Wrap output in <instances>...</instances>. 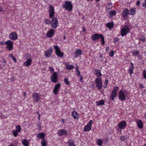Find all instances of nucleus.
I'll list each match as a JSON object with an SVG mask.
<instances>
[{
	"mask_svg": "<svg viewBox=\"0 0 146 146\" xmlns=\"http://www.w3.org/2000/svg\"><path fill=\"white\" fill-rule=\"evenodd\" d=\"M112 7V3H108L106 6V9L107 11L111 9Z\"/></svg>",
	"mask_w": 146,
	"mask_h": 146,
	"instance_id": "2f4dec72",
	"label": "nucleus"
},
{
	"mask_svg": "<svg viewBox=\"0 0 146 146\" xmlns=\"http://www.w3.org/2000/svg\"><path fill=\"white\" fill-rule=\"evenodd\" d=\"M4 44L7 45L6 48L9 51H11L13 48V42L9 40L5 42Z\"/></svg>",
	"mask_w": 146,
	"mask_h": 146,
	"instance_id": "7ed1b4c3",
	"label": "nucleus"
},
{
	"mask_svg": "<svg viewBox=\"0 0 146 146\" xmlns=\"http://www.w3.org/2000/svg\"><path fill=\"white\" fill-rule=\"evenodd\" d=\"M55 32L53 29H51L47 33L46 35L47 37L51 38L54 35Z\"/></svg>",
	"mask_w": 146,
	"mask_h": 146,
	"instance_id": "a211bd4d",
	"label": "nucleus"
},
{
	"mask_svg": "<svg viewBox=\"0 0 146 146\" xmlns=\"http://www.w3.org/2000/svg\"><path fill=\"white\" fill-rule=\"evenodd\" d=\"M137 126L139 128H142L143 127L142 122L140 120H138L137 121Z\"/></svg>",
	"mask_w": 146,
	"mask_h": 146,
	"instance_id": "b1692460",
	"label": "nucleus"
},
{
	"mask_svg": "<svg viewBox=\"0 0 146 146\" xmlns=\"http://www.w3.org/2000/svg\"><path fill=\"white\" fill-rule=\"evenodd\" d=\"M49 68L50 70V71L51 73H52L54 72V69L53 67H50Z\"/></svg>",
	"mask_w": 146,
	"mask_h": 146,
	"instance_id": "8fccbe9b",
	"label": "nucleus"
},
{
	"mask_svg": "<svg viewBox=\"0 0 146 146\" xmlns=\"http://www.w3.org/2000/svg\"><path fill=\"white\" fill-rule=\"evenodd\" d=\"M136 9L135 8H132L129 10V14L130 15H133L135 13Z\"/></svg>",
	"mask_w": 146,
	"mask_h": 146,
	"instance_id": "4be33fe9",
	"label": "nucleus"
},
{
	"mask_svg": "<svg viewBox=\"0 0 146 146\" xmlns=\"http://www.w3.org/2000/svg\"><path fill=\"white\" fill-rule=\"evenodd\" d=\"M86 30V29L85 27H84L83 29V31L84 32Z\"/></svg>",
	"mask_w": 146,
	"mask_h": 146,
	"instance_id": "0e129e2a",
	"label": "nucleus"
},
{
	"mask_svg": "<svg viewBox=\"0 0 146 146\" xmlns=\"http://www.w3.org/2000/svg\"><path fill=\"white\" fill-rule=\"evenodd\" d=\"M119 88L118 87H116L114 88L113 90L112 91L113 92H117V91L119 89Z\"/></svg>",
	"mask_w": 146,
	"mask_h": 146,
	"instance_id": "de8ad7c7",
	"label": "nucleus"
},
{
	"mask_svg": "<svg viewBox=\"0 0 146 146\" xmlns=\"http://www.w3.org/2000/svg\"><path fill=\"white\" fill-rule=\"evenodd\" d=\"M22 143L23 145L24 146H29V143L28 140L26 139H24L22 141Z\"/></svg>",
	"mask_w": 146,
	"mask_h": 146,
	"instance_id": "c85d7f7f",
	"label": "nucleus"
},
{
	"mask_svg": "<svg viewBox=\"0 0 146 146\" xmlns=\"http://www.w3.org/2000/svg\"><path fill=\"white\" fill-rule=\"evenodd\" d=\"M80 80L81 82H82V80H83V78H82V75H81L80 76Z\"/></svg>",
	"mask_w": 146,
	"mask_h": 146,
	"instance_id": "4d7b16f0",
	"label": "nucleus"
},
{
	"mask_svg": "<svg viewBox=\"0 0 146 146\" xmlns=\"http://www.w3.org/2000/svg\"><path fill=\"white\" fill-rule=\"evenodd\" d=\"M18 133H19V132L14 130H13L12 131V133L14 136L15 137H16L18 135Z\"/></svg>",
	"mask_w": 146,
	"mask_h": 146,
	"instance_id": "4c0bfd02",
	"label": "nucleus"
},
{
	"mask_svg": "<svg viewBox=\"0 0 146 146\" xmlns=\"http://www.w3.org/2000/svg\"><path fill=\"white\" fill-rule=\"evenodd\" d=\"M62 7L66 10L71 11L72 9V5L71 1H66L64 4L62 5Z\"/></svg>",
	"mask_w": 146,
	"mask_h": 146,
	"instance_id": "f03ea898",
	"label": "nucleus"
},
{
	"mask_svg": "<svg viewBox=\"0 0 146 146\" xmlns=\"http://www.w3.org/2000/svg\"><path fill=\"white\" fill-rule=\"evenodd\" d=\"M74 68V66L72 65H67L66 66V68L68 70H71Z\"/></svg>",
	"mask_w": 146,
	"mask_h": 146,
	"instance_id": "f704fd0d",
	"label": "nucleus"
},
{
	"mask_svg": "<svg viewBox=\"0 0 146 146\" xmlns=\"http://www.w3.org/2000/svg\"><path fill=\"white\" fill-rule=\"evenodd\" d=\"M140 4V1L138 0L137 1V4H136V5H139Z\"/></svg>",
	"mask_w": 146,
	"mask_h": 146,
	"instance_id": "13d9d810",
	"label": "nucleus"
},
{
	"mask_svg": "<svg viewBox=\"0 0 146 146\" xmlns=\"http://www.w3.org/2000/svg\"><path fill=\"white\" fill-rule=\"evenodd\" d=\"M104 103L105 101L103 100L98 101L96 102V104L98 106L103 105L104 104Z\"/></svg>",
	"mask_w": 146,
	"mask_h": 146,
	"instance_id": "cd10ccee",
	"label": "nucleus"
},
{
	"mask_svg": "<svg viewBox=\"0 0 146 146\" xmlns=\"http://www.w3.org/2000/svg\"><path fill=\"white\" fill-rule=\"evenodd\" d=\"M95 83L96 86L98 89L100 90L102 88V82L100 78H97L95 80Z\"/></svg>",
	"mask_w": 146,
	"mask_h": 146,
	"instance_id": "1a4fd4ad",
	"label": "nucleus"
},
{
	"mask_svg": "<svg viewBox=\"0 0 146 146\" xmlns=\"http://www.w3.org/2000/svg\"><path fill=\"white\" fill-rule=\"evenodd\" d=\"M16 131L19 132H20L21 131V127L19 125H17L16 126Z\"/></svg>",
	"mask_w": 146,
	"mask_h": 146,
	"instance_id": "e433bc0d",
	"label": "nucleus"
},
{
	"mask_svg": "<svg viewBox=\"0 0 146 146\" xmlns=\"http://www.w3.org/2000/svg\"><path fill=\"white\" fill-rule=\"evenodd\" d=\"M45 134L44 133H38L36 135V137L37 138L44 139Z\"/></svg>",
	"mask_w": 146,
	"mask_h": 146,
	"instance_id": "5701e85b",
	"label": "nucleus"
},
{
	"mask_svg": "<svg viewBox=\"0 0 146 146\" xmlns=\"http://www.w3.org/2000/svg\"><path fill=\"white\" fill-rule=\"evenodd\" d=\"M68 131L64 129H60L57 131V134L59 136H62L64 135L67 134Z\"/></svg>",
	"mask_w": 146,
	"mask_h": 146,
	"instance_id": "ddd939ff",
	"label": "nucleus"
},
{
	"mask_svg": "<svg viewBox=\"0 0 146 146\" xmlns=\"http://www.w3.org/2000/svg\"><path fill=\"white\" fill-rule=\"evenodd\" d=\"M106 26L109 29H111L114 27V24L113 23H109L106 24Z\"/></svg>",
	"mask_w": 146,
	"mask_h": 146,
	"instance_id": "c756f323",
	"label": "nucleus"
},
{
	"mask_svg": "<svg viewBox=\"0 0 146 146\" xmlns=\"http://www.w3.org/2000/svg\"><path fill=\"white\" fill-rule=\"evenodd\" d=\"M64 81L65 84L67 85H68L69 84L68 79L67 78H65L64 79Z\"/></svg>",
	"mask_w": 146,
	"mask_h": 146,
	"instance_id": "37998d69",
	"label": "nucleus"
},
{
	"mask_svg": "<svg viewBox=\"0 0 146 146\" xmlns=\"http://www.w3.org/2000/svg\"><path fill=\"white\" fill-rule=\"evenodd\" d=\"M143 78L144 79L146 78V70H144L143 71Z\"/></svg>",
	"mask_w": 146,
	"mask_h": 146,
	"instance_id": "79ce46f5",
	"label": "nucleus"
},
{
	"mask_svg": "<svg viewBox=\"0 0 146 146\" xmlns=\"http://www.w3.org/2000/svg\"><path fill=\"white\" fill-rule=\"evenodd\" d=\"M95 74L98 77H100L102 76L100 71L99 69H96L95 70Z\"/></svg>",
	"mask_w": 146,
	"mask_h": 146,
	"instance_id": "393cba45",
	"label": "nucleus"
},
{
	"mask_svg": "<svg viewBox=\"0 0 146 146\" xmlns=\"http://www.w3.org/2000/svg\"><path fill=\"white\" fill-rule=\"evenodd\" d=\"M133 70H132V69L131 70L129 69H128V72H129V73L130 74V75H131V74L133 73Z\"/></svg>",
	"mask_w": 146,
	"mask_h": 146,
	"instance_id": "864d4df0",
	"label": "nucleus"
},
{
	"mask_svg": "<svg viewBox=\"0 0 146 146\" xmlns=\"http://www.w3.org/2000/svg\"><path fill=\"white\" fill-rule=\"evenodd\" d=\"M76 71L77 72V75L78 76H80V72L79 70L78 67H77V68L76 69Z\"/></svg>",
	"mask_w": 146,
	"mask_h": 146,
	"instance_id": "a19ab883",
	"label": "nucleus"
},
{
	"mask_svg": "<svg viewBox=\"0 0 146 146\" xmlns=\"http://www.w3.org/2000/svg\"><path fill=\"white\" fill-rule=\"evenodd\" d=\"M54 48L55 50V53L56 55L59 57H62L64 55V53L63 52H61L60 49L58 46H54Z\"/></svg>",
	"mask_w": 146,
	"mask_h": 146,
	"instance_id": "39448f33",
	"label": "nucleus"
},
{
	"mask_svg": "<svg viewBox=\"0 0 146 146\" xmlns=\"http://www.w3.org/2000/svg\"><path fill=\"white\" fill-rule=\"evenodd\" d=\"M9 57H11L12 58L14 56L12 54H9Z\"/></svg>",
	"mask_w": 146,
	"mask_h": 146,
	"instance_id": "69168bd1",
	"label": "nucleus"
},
{
	"mask_svg": "<svg viewBox=\"0 0 146 146\" xmlns=\"http://www.w3.org/2000/svg\"><path fill=\"white\" fill-rule=\"evenodd\" d=\"M26 58H30L31 57V56L29 54H27L26 55Z\"/></svg>",
	"mask_w": 146,
	"mask_h": 146,
	"instance_id": "6e6d98bb",
	"label": "nucleus"
},
{
	"mask_svg": "<svg viewBox=\"0 0 146 146\" xmlns=\"http://www.w3.org/2000/svg\"><path fill=\"white\" fill-rule=\"evenodd\" d=\"M114 51L113 50H111L109 53V56L111 57H113L114 55Z\"/></svg>",
	"mask_w": 146,
	"mask_h": 146,
	"instance_id": "c03bdc74",
	"label": "nucleus"
},
{
	"mask_svg": "<svg viewBox=\"0 0 146 146\" xmlns=\"http://www.w3.org/2000/svg\"><path fill=\"white\" fill-rule=\"evenodd\" d=\"M91 38L92 40L93 41H95L99 38H100L101 39L102 44H104L105 41L104 37L102 34L97 33L93 35L91 37Z\"/></svg>",
	"mask_w": 146,
	"mask_h": 146,
	"instance_id": "f257e3e1",
	"label": "nucleus"
},
{
	"mask_svg": "<svg viewBox=\"0 0 146 146\" xmlns=\"http://www.w3.org/2000/svg\"><path fill=\"white\" fill-rule=\"evenodd\" d=\"M116 13V12L115 11L113 10L110 11V12L109 13V14L110 16L111 17L112 16H113L115 15Z\"/></svg>",
	"mask_w": 146,
	"mask_h": 146,
	"instance_id": "72a5a7b5",
	"label": "nucleus"
},
{
	"mask_svg": "<svg viewBox=\"0 0 146 146\" xmlns=\"http://www.w3.org/2000/svg\"><path fill=\"white\" fill-rule=\"evenodd\" d=\"M139 52L138 50H137L135 52L133 53V55L135 56V55H138L139 54Z\"/></svg>",
	"mask_w": 146,
	"mask_h": 146,
	"instance_id": "a18cd8bd",
	"label": "nucleus"
},
{
	"mask_svg": "<svg viewBox=\"0 0 146 146\" xmlns=\"http://www.w3.org/2000/svg\"><path fill=\"white\" fill-rule=\"evenodd\" d=\"M82 51L79 49H77L74 52V54L75 55L74 56V58H77L78 56H79L82 54Z\"/></svg>",
	"mask_w": 146,
	"mask_h": 146,
	"instance_id": "412c9836",
	"label": "nucleus"
},
{
	"mask_svg": "<svg viewBox=\"0 0 146 146\" xmlns=\"http://www.w3.org/2000/svg\"><path fill=\"white\" fill-rule=\"evenodd\" d=\"M60 87V84L58 83L56 85L53 90V93L54 94H56L59 91Z\"/></svg>",
	"mask_w": 146,
	"mask_h": 146,
	"instance_id": "dca6fc26",
	"label": "nucleus"
},
{
	"mask_svg": "<svg viewBox=\"0 0 146 146\" xmlns=\"http://www.w3.org/2000/svg\"><path fill=\"white\" fill-rule=\"evenodd\" d=\"M32 97L33 98V100L35 102H39L40 97L37 93H35L33 94Z\"/></svg>",
	"mask_w": 146,
	"mask_h": 146,
	"instance_id": "f3484780",
	"label": "nucleus"
},
{
	"mask_svg": "<svg viewBox=\"0 0 146 146\" xmlns=\"http://www.w3.org/2000/svg\"><path fill=\"white\" fill-rule=\"evenodd\" d=\"M58 20L56 17L52 18L51 21L50 25L51 27L53 29H56L58 27Z\"/></svg>",
	"mask_w": 146,
	"mask_h": 146,
	"instance_id": "20e7f679",
	"label": "nucleus"
},
{
	"mask_svg": "<svg viewBox=\"0 0 146 146\" xmlns=\"http://www.w3.org/2000/svg\"><path fill=\"white\" fill-rule=\"evenodd\" d=\"M139 85H140V87L141 88H143L144 87V86L141 84H139Z\"/></svg>",
	"mask_w": 146,
	"mask_h": 146,
	"instance_id": "bf43d9fd",
	"label": "nucleus"
},
{
	"mask_svg": "<svg viewBox=\"0 0 146 146\" xmlns=\"http://www.w3.org/2000/svg\"><path fill=\"white\" fill-rule=\"evenodd\" d=\"M41 144L42 146H46V143L45 140V139L42 140L41 142Z\"/></svg>",
	"mask_w": 146,
	"mask_h": 146,
	"instance_id": "58836bf2",
	"label": "nucleus"
},
{
	"mask_svg": "<svg viewBox=\"0 0 146 146\" xmlns=\"http://www.w3.org/2000/svg\"><path fill=\"white\" fill-rule=\"evenodd\" d=\"M108 80H105V83L107 85V84L108 83Z\"/></svg>",
	"mask_w": 146,
	"mask_h": 146,
	"instance_id": "680f3d73",
	"label": "nucleus"
},
{
	"mask_svg": "<svg viewBox=\"0 0 146 146\" xmlns=\"http://www.w3.org/2000/svg\"><path fill=\"white\" fill-rule=\"evenodd\" d=\"M130 65L129 67V69L133 70L134 68L133 67V64L132 62H131L130 63Z\"/></svg>",
	"mask_w": 146,
	"mask_h": 146,
	"instance_id": "ea45409f",
	"label": "nucleus"
},
{
	"mask_svg": "<svg viewBox=\"0 0 146 146\" xmlns=\"http://www.w3.org/2000/svg\"><path fill=\"white\" fill-rule=\"evenodd\" d=\"M117 94V92L112 91L110 94V98L112 100H113L115 98Z\"/></svg>",
	"mask_w": 146,
	"mask_h": 146,
	"instance_id": "bb28decb",
	"label": "nucleus"
},
{
	"mask_svg": "<svg viewBox=\"0 0 146 146\" xmlns=\"http://www.w3.org/2000/svg\"><path fill=\"white\" fill-rule=\"evenodd\" d=\"M52 52V49L50 48L45 51L44 55L46 57L49 58L51 56Z\"/></svg>",
	"mask_w": 146,
	"mask_h": 146,
	"instance_id": "4468645a",
	"label": "nucleus"
},
{
	"mask_svg": "<svg viewBox=\"0 0 146 146\" xmlns=\"http://www.w3.org/2000/svg\"><path fill=\"white\" fill-rule=\"evenodd\" d=\"M128 13L129 10L127 9H125L123 11L121 15L124 19L126 20L127 18Z\"/></svg>",
	"mask_w": 146,
	"mask_h": 146,
	"instance_id": "9b49d317",
	"label": "nucleus"
},
{
	"mask_svg": "<svg viewBox=\"0 0 146 146\" xmlns=\"http://www.w3.org/2000/svg\"><path fill=\"white\" fill-rule=\"evenodd\" d=\"M120 139L121 141H124L126 139L124 136H122L120 137Z\"/></svg>",
	"mask_w": 146,
	"mask_h": 146,
	"instance_id": "09e8293b",
	"label": "nucleus"
},
{
	"mask_svg": "<svg viewBox=\"0 0 146 146\" xmlns=\"http://www.w3.org/2000/svg\"><path fill=\"white\" fill-rule=\"evenodd\" d=\"M49 13V16L50 18H52L54 16L55 13L54 7L52 5H50L48 10Z\"/></svg>",
	"mask_w": 146,
	"mask_h": 146,
	"instance_id": "0eeeda50",
	"label": "nucleus"
},
{
	"mask_svg": "<svg viewBox=\"0 0 146 146\" xmlns=\"http://www.w3.org/2000/svg\"><path fill=\"white\" fill-rule=\"evenodd\" d=\"M108 141H109V140L108 139V138H106V139H105V142H108Z\"/></svg>",
	"mask_w": 146,
	"mask_h": 146,
	"instance_id": "774afa93",
	"label": "nucleus"
},
{
	"mask_svg": "<svg viewBox=\"0 0 146 146\" xmlns=\"http://www.w3.org/2000/svg\"><path fill=\"white\" fill-rule=\"evenodd\" d=\"M44 22L46 25H49L51 24V21L48 19H46L44 20Z\"/></svg>",
	"mask_w": 146,
	"mask_h": 146,
	"instance_id": "c9c22d12",
	"label": "nucleus"
},
{
	"mask_svg": "<svg viewBox=\"0 0 146 146\" xmlns=\"http://www.w3.org/2000/svg\"><path fill=\"white\" fill-rule=\"evenodd\" d=\"M68 146H76L74 142L71 140H69L67 142Z\"/></svg>",
	"mask_w": 146,
	"mask_h": 146,
	"instance_id": "7c9ffc66",
	"label": "nucleus"
},
{
	"mask_svg": "<svg viewBox=\"0 0 146 146\" xmlns=\"http://www.w3.org/2000/svg\"><path fill=\"white\" fill-rule=\"evenodd\" d=\"M106 49L107 51H108L109 49V47L108 46H107L106 48Z\"/></svg>",
	"mask_w": 146,
	"mask_h": 146,
	"instance_id": "338daca9",
	"label": "nucleus"
},
{
	"mask_svg": "<svg viewBox=\"0 0 146 146\" xmlns=\"http://www.w3.org/2000/svg\"><path fill=\"white\" fill-rule=\"evenodd\" d=\"M3 11V9L1 7H0V12Z\"/></svg>",
	"mask_w": 146,
	"mask_h": 146,
	"instance_id": "052dcab7",
	"label": "nucleus"
},
{
	"mask_svg": "<svg viewBox=\"0 0 146 146\" xmlns=\"http://www.w3.org/2000/svg\"><path fill=\"white\" fill-rule=\"evenodd\" d=\"M129 30V29L127 25H125V27L121 30V35L122 36H125L127 34Z\"/></svg>",
	"mask_w": 146,
	"mask_h": 146,
	"instance_id": "423d86ee",
	"label": "nucleus"
},
{
	"mask_svg": "<svg viewBox=\"0 0 146 146\" xmlns=\"http://www.w3.org/2000/svg\"><path fill=\"white\" fill-rule=\"evenodd\" d=\"M92 123V121L90 120L88 123L85 126L84 129V131H87L90 130Z\"/></svg>",
	"mask_w": 146,
	"mask_h": 146,
	"instance_id": "9d476101",
	"label": "nucleus"
},
{
	"mask_svg": "<svg viewBox=\"0 0 146 146\" xmlns=\"http://www.w3.org/2000/svg\"><path fill=\"white\" fill-rule=\"evenodd\" d=\"M103 141L101 139H98V140L97 144L99 146H101L103 144Z\"/></svg>",
	"mask_w": 146,
	"mask_h": 146,
	"instance_id": "473e14b6",
	"label": "nucleus"
},
{
	"mask_svg": "<svg viewBox=\"0 0 146 146\" xmlns=\"http://www.w3.org/2000/svg\"><path fill=\"white\" fill-rule=\"evenodd\" d=\"M142 6L146 8V0H145V2L143 3Z\"/></svg>",
	"mask_w": 146,
	"mask_h": 146,
	"instance_id": "3c124183",
	"label": "nucleus"
},
{
	"mask_svg": "<svg viewBox=\"0 0 146 146\" xmlns=\"http://www.w3.org/2000/svg\"><path fill=\"white\" fill-rule=\"evenodd\" d=\"M12 58L13 60V61H14V62H16L17 59H16V58L14 56H13Z\"/></svg>",
	"mask_w": 146,
	"mask_h": 146,
	"instance_id": "5fc2aeb1",
	"label": "nucleus"
},
{
	"mask_svg": "<svg viewBox=\"0 0 146 146\" xmlns=\"http://www.w3.org/2000/svg\"><path fill=\"white\" fill-rule=\"evenodd\" d=\"M72 115L74 119H78V114L76 111H72Z\"/></svg>",
	"mask_w": 146,
	"mask_h": 146,
	"instance_id": "a878e982",
	"label": "nucleus"
},
{
	"mask_svg": "<svg viewBox=\"0 0 146 146\" xmlns=\"http://www.w3.org/2000/svg\"><path fill=\"white\" fill-rule=\"evenodd\" d=\"M140 40L143 42H144L145 40V38L143 37H141L140 38Z\"/></svg>",
	"mask_w": 146,
	"mask_h": 146,
	"instance_id": "603ef678",
	"label": "nucleus"
},
{
	"mask_svg": "<svg viewBox=\"0 0 146 146\" xmlns=\"http://www.w3.org/2000/svg\"><path fill=\"white\" fill-rule=\"evenodd\" d=\"M118 40V38L117 37H115L113 39V42L114 43H116Z\"/></svg>",
	"mask_w": 146,
	"mask_h": 146,
	"instance_id": "49530a36",
	"label": "nucleus"
},
{
	"mask_svg": "<svg viewBox=\"0 0 146 146\" xmlns=\"http://www.w3.org/2000/svg\"><path fill=\"white\" fill-rule=\"evenodd\" d=\"M126 126V123L125 121H123L119 122L118 124V127L120 129H123Z\"/></svg>",
	"mask_w": 146,
	"mask_h": 146,
	"instance_id": "6ab92c4d",
	"label": "nucleus"
},
{
	"mask_svg": "<svg viewBox=\"0 0 146 146\" xmlns=\"http://www.w3.org/2000/svg\"><path fill=\"white\" fill-rule=\"evenodd\" d=\"M61 121H62V124H63L64 123L65 121H64V119H61Z\"/></svg>",
	"mask_w": 146,
	"mask_h": 146,
	"instance_id": "e2e57ef3",
	"label": "nucleus"
},
{
	"mask_svg": "<svg viewBox=\"0 0 146 146\" xmlns=\"http://www.w3.org/2000/svg\"><path fill=\"white\" fill-rule=\"evenodd\" d=\"M119 98L121 101H123L126 99V96L123 91H119Z\"/></svg>",
	"mask_w": 146,
	"mask_h": 146,
	"instance_id": "f8f14e48",
	"label": "nucleus"
},
{
	"mask_svg": "<svg viewBox=\"0 0 146 146\" xmlns=\"http://www.w3.org/2000/svg\"><path fill=\"white\" fill-rule=\"evenodd\" d=\"M58 74L56 72H54L50 77L51 81L54 83H56L58 82Z\"/></svg>",
	"mask_w": 146,
	"mask_h": 146,
	"instance_id": "6e6552de",
	"label": "nucleus"
},
{
	"mask_svg": "<svg viewBox=\"0 0 146 146\" xmlns=\"http://www.w3.org/2000/svg\"><path fill=\"white\" fill-rule=\"evenodd\" d=\"M9 38L12 40H15L17 38V35L16 32L11 33L9 35Z\"/></svg>",
	"mask_w": 146,
	"mask_h": 146,
	"instance_id": "2eb2a0df",
	"label": "nucleus"
},
{
	"mask_svg": "<svg viewBox=\"0 0 146 146\" xmlns=\"http://www.w3.org/2000/svg\"><path fill=\"white\" fill-rule=\"evenodd\" d=\"M32 60L31 58H27V60L24 62L23 65L25 67L29 66L31 64Z\"/></svg>",
	"mask_w": 146,
	"mask_h": 146,
	"instance_id": "aec40b11",
	"label": "nucleus"
}]
</instances>
